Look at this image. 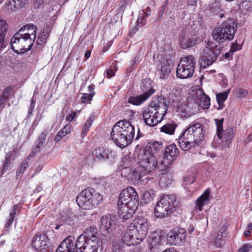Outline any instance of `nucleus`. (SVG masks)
Instances as JSON below:
<instances>
[{
  "mask_svg": "<svg viewBox=\"0 0 252 252\" xmlns=\"http://www.w3.org/2000/svg\"><path fill=\"white\" fill-rule=\"evenodd\" d=\"M80 236H84L85 240H95L96 242H99L97 229L96 226L94 225L87 227L84 231V234Z\"/></svg>",
  "mask_w": 252,
  "mask_h": 252,
  "instance_id": "28",
  "label": "nucleus"
},
{
  "mask_svg": "<svg viewBox=\"0 0 252 252\" xmlns=\"http://www.w3.org/2000/svg\"><path fill=\"white\" fill-rule=\"evenodd\" d=\"M216 124L217 126V135L220 139H221V132L222 130V123L223 122V119L221 120L216 119Z\"/></svg>",
  "mask_w": 252,
  "mask_h": 252,
  "instance_id": "50",
  "label": "nucleus"
},
{
  "mask_svg": "<svg viewBox=\"0 0 252 252\" xmlns=\"http://www.w3.org/2000/svg\"><path fill=\"white\" fill-rule=\"evenodd\" d=\"M242 48L241 45L238 44L236 42L232 43L230 48V52H235L237 51L240 50Z\"/></svg>",
  "mask_w": 252,
  "mask_h": 252,
  "instance_id": "61",
  "label": "nucleus"
},
{
  "mask_svg": "<svg viewBox=\"0 0 252 252\" xmlns=\"http://www.w3.org/2000/svg\"><path fill=\"white\" fill-rule=\"evenodd\" d=\"M52 30V27L50 25H47L46 27L43 29L42 33L41 34L43 35H45V36L48 38L49 34Z\"/></svg>",
  "mask_w": 252,
  "mask_h": 252,
  "instance_id": "56",
  "label": "nucleus"
},
{
  "mask_svg": "<svg viewBox=\"0 0 252 252\" xmlns=\"http://www.w3.org/2000/svg\"><path fill=\"white\" fill-rule=\"evenodd\" d=\"M91 196H89V188H87L80 192L76 199L78 206L82 209L90 210V200Z\"/></svg>",
  "mask_w": 252,
  "mask_h": 252,
  "instance_id": "22",
  "label": "nucleus"
},
{
  "mask_svg": "<svg viewBox=\"0 0 252 252\" xmlns=\"http://www.w3.org/2000/svg\"><path fill=\"white\" fill-rule=\"evenodd\" d=\"M94 116L93 115L90 116L88 120L86 121V122L83 125L82 127V131L81 132V137L83 138L85 137L87 133V132L89 131L90 128L93 122L94 121Z\"/></svg>",
  "mask_w": 252,
  "mask_h": 252,
  "instance_id": "38",
  "label": "nucleus"
},
{
  "mask_svg": "<svg viewBox=\"0 0 252 252\" xmlns=\"http://www.w3.org/2000/svg\"><path fill=\"white\" fill-rule=\"evenodd\" d=\"M222 236L219 234H217V237L215 239V244L216 247L220 248L222 247Z\"/></svg>",
  "mask_w": 252,
  "mask_h": 252,
  "instance_id": "59",
  "label": "nucleus"
},
{
  "mask_svg": "<svg viewBox=\"0 0 252 252\" xmlns=\"http://www.w3.org/2000/svg\"><path fill=\"white\" fill-rule=\"evenodd\" d=\"M195 61L191 55L182 58L176 70V76L181 79H187L192 76L194 73Z\"/></svg>",
  "mask_w": 252,
  "mask_h": 252,
  "instance_id": "6",
  "label": "nucleus"
},
{
  "mask_svg": "<svg viewBox=\"0 0 252 252\" xmlns=\"http://www.w3.org/2000/svg\"><path fill=\"white\" fill-rule=\"evenodd\" d=\"M9 95V90L7 88H5V89H4L3 90L2 94L0 97L2 98H5V100H7L8 99Z\"/></svg>",
  "mask_w": 252,
  "mask_h": 252,
  "instance_id": "63",
  "label": "nucleus"
},
{
  "mask_svg": "<svg viewBox=\"0 0 252 252\" xmlns=\"http://www.w3.org/2000/svg\"><path fill=\"white\" fill-rule=\"evenodd\" d=\"M197 40L196 37H191L185 35H181L179 39L181 47L184 49L193 46L196 44Z\"/></svg>",
  "mask_w": 252,
  "mask_h": 252,
  "instance_id": "30",
  "label": "nucleus"
},
{
  "mask_svg": "<svg viewBox=\"0 0 252 252\" xmlns=\"http://www.w3.org/2000/svg\"><path fill=\"white\" fill-rule=\"evenodd\" d=\"M116 224L115 221L111 216H104L100 220L99 229L104 236L110 237Z\"/></svg>",
  "mask_w": 252,
  "mask_h": 252,
  "instance_id": "17",
  "label": "nucleus"
},
{
  "mask_svg": "<svg viewBox=\"0 0 252 252\" xmlns=\"http://www.w3.org/2000/svg\"><path fill=\"white\" fill-rule=\"evenodd\" d=\"M204 139V131L198 123H191L178 139L179 147L184 151H188Z\"/></svg>",
  "mask_w": 252,
  "mask_h": 252,
  "instance_id": "2",
  "label": "nucleus"
},
{
  "mask_svg": "<svg viewBox=\"0 0 252 252\" xmlns=\"http://www.w3.org/2000/svg\"><path fill=\"white\" fill-rule=\"evenodd\" d=\"M251 249L252 245L250 244L247 243L240 248L238 250V252H248Z\"/></svg>",
  "mask_w": 252,
  "mask_h": 252,
  "instance_id": "54",
  "label": "nucleus"
},
{
  "mask_svg": "<svg viewBox=\"0 0 252 252\" xmlns=\"http://www.w3.org/2000/svg\"><path fill=\"white\" fill-rule=\"evenodd\" d=\"M162 148V144L160 141H155L152 143H149V145L146 146L144 149L139 151V156H141L144 153L145 154L146 152H149L150 157L147 158L146 161L151 162L152 159L153 162H154L155 166L156 167L158 162L156 160V157L154 155L152 150L156 152L158 151Z\"/></svg>",
  "mask_w": 252,
  "mask_h": 252,
  "instance_id": "18",
  "label": "nucleus"
},
{
  "mask_svg": "<svg viewBox=\"0 0 252 252\" xmlns=\"http://www.w3.org/2000/svg\"><path fill=\"white\" fill-rule=\"evenodd\" d=\"M154 193L151 194L150 192L145 191L141 197V202L144 204H148L154 199Z\"/></svg>",
  "mask_w": 252,
  "mask_h": 252,
  "instance_id": "48",
  "label": "nucleus"
},
{
  "mask_svg": "<svg viewBox=\"0 0 252 252\" xmlns=\"http://www.w3.org/2000/svg\"><path fill=\"white\" fill-rule=\"evenodd\" d=\"M186 230L182 228L175 227L167 234V240L171 245L181 246L185 242Z\"/></svg>",
  "mask_w": 252,
  "mask_h": 252,
  "instance_id": "9",
  "label": "nucleus"
},
{
  "mask_svg": "<svg viewBox=\"0 0 252 252\" xmlns=\"http://www.w3.org/2000/svg\"><path fill=\"white\" fill-rule=\"evenodd\" d=\"M239 8L243 14L252 11V2L250 0H244L240 4Z\"/></svg>",
  "mask_w": 252,
  "mask_h": 252,
  "instance_id": "35",
  "label": "nucleus"
},
{
  "mask_svg": "<svg viewBox=\"0 0 252 252\" xmlns=\"http://www.w3.org/2000/svg\"><path fill=\"white\" fill-rule=\"evenodd\" d=\"M130 226L133 230L136 231L139 239L142 241L148 234L149 225L147 220L145 218L136 219Z\"/></svg>",
  "mask_w": 252,
  "mask_h": 252,
  "instance_id": "10",
  "label": "nucleus"
},
{
  "mask_svg": "<svg viewBox=\"0 0 252 252\" xmlns=\"http://www.w3.org/2000/svg\"><path fill=\"white\" fill-rule=\"evenodd\" d=\"M75 222L76 218L74 215L69 214L68 215L63 216L60 218L55 228L56 230H58L62 226H73L75 224Z\"/></svg>",
  "mask_w": 252,
  "mask_h": 252,
  "instance_id": "25",
  "label": "nucleus"
},
{
  "mask_svg": "<svg viewBox=\"0 0 252 252\" xmlns=\"http://www.w3.org/2000/svg\"><path fill=\"white\" fill-rule=\"evenodd\" d=\"M181 206L180 198L174 194H164L157 203L155 207V216L163 218L173 213Z\"/></svg>",
  "mask_w": 252,
  "mask_h": 252,
  "instance_id": "3",
  "label": "nucleus"
},
{
  "mask_svg": "<svg viewBox=\"0 0 252 252\" xmlns=\"http://www.w3.org/2000/svg\"><path fill=\"white\" fill-rule=\"evenodd\" d=\"M12 156L11 152H8L6 154L5 159L3 162L2 168L0 171V178L3 175V174L7 170L8 167L11 163V158Z\"/></svg>",
  "mask_w": 252,
  "mask_h": 252,
  "instance_id": "41",
  "label": "nucleus"
},
{
  "mask_svg": "<svg viewBox=\"0 0 252 252\" xmlns=\"http://www.w3.org/2000/svg\"><path fill=\"white\" fill-rule=\"evenodd\" d=\"M47 135V132L46 131L42 132L38 136L37 139L38 144H39L40 145L43 146L46 142Z\"/></svg>",
  "mask_w": 252,
  "mask_h": 252,
  "instance_id": "51",
  "label": "nucleus"
},
{
  "mask_svg": "<svg viewBox=\"0 0 252 252\" xmlns=\"http://www.w3.org/2000/svg\"><path fill=\"white\" fill-rule=\"evenodd\" d=\"M174 160V159L171 158V157L165 155V154H163V157L162 159H160L159 163L163 165L164 167H168L172 164Z\"/></svg>",
  "mask_w": 252,
  "mask_h": 252,
  "instance_id": "47",
  "label": "nucleus"
},
{
  "mask_svg": "<svg viewBox=\"0 0 252 252\" xmlns=\"http://www.w3.org/2000/svg\"><path fill=\"white\" fill-rule=\"evenodd\" d=\"M149 157H150V155L147 152L145 154L144 153L141 156L138 155L139 161L138 162L139 165L132 171L128 180L134 182L143 180L142 178L144 176L150 174L155 170L156 167L155 166L154 162H153V160H152L151 162L146 161Z\"/></svg>",
  "mask_w": 252,
  "mask_h": 252,
  "instance_id": "5",
  "label": "nucleus"
},
{
  "mask_svg": "<svg viewBox=\"0 0 252 252\" xmlns=\"http://www.w3.org/2000/svg\"><path fill=\"white\" fill-rule=\"evenodd\" d=\"M48 244L49 240L45 234H36L32 240V247L39 252H45Z\"/></svg>",
  "mask_w": 252,
  "mask_h": 252,
  "instance_id": "19",
  "label": "nucleus"
},
{
  "mask_svg": "<svg viewBox=\"0 0 252 252\" xmlns=\"http://www.w3.org/2000/svg\"><path fill=\"white\" fill-rule=\"evenodd\" d=\"M141 17H142V16H141ZM144 19H142V18H138V19L136 21V25L134 27L132 28L131 29V30L130 32V34L132 33H135L138 30L139 27H141L142 26V21Z\"/></svg>",
  "mask_w": 252,
  "mask_h": 252,
  "instance_id": "53",
  "label": "nucleus"
},
{
  "mask_svg": "<svg viewBox=\"0 0 252 252\" xmlns=\"http://www.w3.org/2000/svg\"><path fill=\"white\" fill-rule=\"evenodd\" d=\"M34 41L32 38L20 36L15 33L11 39V48L16 53L23 54L31 49Z\"/></svg>",
  "mask_w": 252,
  "mask_h": 252,
  "instance_id": "7",
  "label": "nucleus"
},
{
  "mask_svg": "<svg viewBox=\"0 0 252 252\" xmlns=\"http://www.w3.org/2000/svg\"><path fill=\"white\" fill-rule=\"evenodd\" d=\"M148 98V95H145L144 94L137 96H130L128 99V102L135 105H140Z\"/></svg>",
  "mask_w": 252,
  "mask_h": 252,
  "instance_id": "34",
  "label": "nucleus"
},
{
  "mask_svg": "<svg viewBox=\"0 0 252 252\" xmlns=\"http://www.w3.org/2000/svg\"><path fill=\"white\" fill-rule=\"evenodd\" d=\"M236 92L238 96L240 97H244L246 96L248 94L247 91L242 88L237 89Z\"/></svg>",
  "mask_w": 252,
  "mask_h": 252,
  "instance_id": "58",
  "label": "nucleus"
},
{
  "mask_svg": "<svg viewBox=\"0 0 252 252\" xmlns=\"http://www.w3.org/2000/svg\"><path fill=\"white\" fill-rule=\"evenodd\" d=\"M208 10L210 13L217 14L221 12L220 3L219 0H215L214 2L209 4Z\"/></svg>",
  "mask_w": 252,
  "mask_h": 252,
  "instance_id": "39",
  "label": "nucleus"
},
{
  "mask_svg": "<svg viewBox=\"0 0 252 252\" xmlns=\"http://www.w3.org/2000/svg\"><path fill=\"white\" fill-rule=\"evenodd\" d=\"M47 39L48 38L45 37V35H43L42 34H40L38 37L37 43L38 45H42L46 42Z\"/></svg>",
  "mask_w": 252,
  "mask_h": 252,
  "instance_id": "60",
  "label": "nucleus"
},
{
  "mask_svg": "<svg viewBox=\"0 0 252 252\" xmlns=\"http://www.w3.org/2000/svg\"><path fill=\"white\" fill-rule=\"evenodd\" d=\"M168 106L161 97L154 98L148 107L142 112L146 124L154 126L161 122L167 112Z\"/></svg>",
  "mask_w": 252,
  "mask_h": 252,
  "instance_id": "1",
  "label": "nucleus"
},
{
  "mask_svg": "<svg viewBox=\"0 0 252 252\" xmlns=\"http://www.w3.org/2000/svg\"><path fill=\"white\" fill-rule=\"evenodd\" d=\"M56 252H78V238L70 235L64 240L58 247Z\"/></svg>",
  "mask_w": 252,
  "mask_h": 252,
  "instance_id": "11",
  "label": "nucleus"
},
{
  "mask_svg": "<svg viewBox=\"0 0 252 252\" xmlns=\"http://www.w3.org/2000/svg\"><path fill=\"white\" fill-rule=\"evenodd\" d=\"M177 125L174 121H169L163 125L160 128V132L169 135L174 133Z\"/></svg>",
  "mask_w": 252,
  "mask_h": 252,
  "instance_id": "32",
  "label": "nucleus"
},
{
  "mask_svg": "<svg viewBox=\"0 0 252 252\" xmlns=\"http://www.w3.org/2000/svg\"><path fill=\"white\" fill-rule=\"evenodd\" d=\"M85 240L84 236L78 237V252H97V247L100 242Z\"/></svg>",
  "mask_w": 252,
  "mask_h": 252,
  "instance_id": "13",
  "label": "nucleus"
},
{
  "mask_svg": "<svg viewBox=\"0 0 252 252\" xmlns=\"http://www.w3.org/2000/svg\"><path fill=\"white\" fill-rule=\"evenodd\" d=\"M94 93H92L91 94H84L81 98V102L85 103L89 101H91L93 97L94 94Z\"/></svg>",
  "mask_w": 252,
  "mask_h": 252,
  "instance_id": "52",
  "label": "nucleus"
},
{
  "mask_svg": "<svg viewBox=\"0 0 252 252\" xmlns=\"http://www.w3.org/2000/svg\"><path fill=\"white\" fill-rule=\"evenodd\" d=\"M136 195H137V193L133 188L129 187L124 189L120 194L118 206L120 205V204H124L128 202L130 199L134 198Z\"/></svg>",
  "mask_w": 252,
  "mask_h": 252,
  "instance_id": "23",
  "label": "nucleus"
},
{
  "mask_svg": "<svg viewBox=\"0 0 252 252\" xmlns=\"http://www.w3.org/2000/svg\"><path fill=\"white\" fill-rule=\"evenodd\" d=\"M125 165H126V166L122 169L121 175L128 180L130 174L132 172L131 168L129 167V166H131V163L128 162L126 164H124L123 165V166Z\"/></svg>",
  "mask_w": 252,
  "mask_h": 252,
  "instance_id": "49",
  "label": "nucleus"
},
{
  "mask_svg": "<svg viewBox=\"0 0 252 252\" xmlns=\"http://www.w3.org/2000/svg\"><path fill=\"white\" fill-rule=\"evenodd\" d=\"M237 30L233 19H228L217 26L213 30L212 37L217 42L223 43L232 40Z\"/></svg>",
  "mask_w": 252,
  "mask_h": 252,
  "instance_id": "4",
  "label": "nucleus"
},
{
  "mask_svg": "<svg viewBox=\"0 0 252 252\" xmlns=\"http://www.w3.org/2000/svg\"><path fill=\"white\" fill-rule=\"evenodd\" d=\"M90 200V209L97 207L103 200V196L93 189L89 188Z\"/></svg>",
  "mask_w": 252,
  "mask_h": 252,
  "instance_id": "27",
  "label": "nucleus"
},
{
  "mask_svg": "<svg viewBox=\"0 0 252 252\" xmlns=\"http://www.w3.org/2000/svg\"><path fill=\"white\" fill-rule=\"evenodd\" d=\"M118 215L120 219L124 220H127L130 219L134 214L131 212L129 208H127L126 205L120 204V205L118 206Z\"/></svg>",
  "mask_w": 252,
  "mask_h": 252,
  "instance_id": "31",
  "label": "nucleus"
},
{
  "mask_svg": "<svg viewBox=\"0 0 252 252\" xmlns=\"http://www.w3.org/2000/svg\"><path fill=\"white\" fill-rule=\"evenodd\" d=\"M228 92H224L216 95L217 100L219 105V109H222L223 102L227 99Z\"/></svg>",
  "mask_w": 252,
  "mask_h": 252,
  "instance_id": "46",
  "label": "nucleus"
},
{
  "mask_svg": "<svg viewBox=\"0 0 252 252\" xmlns=\"http://www.w3.org/2000/svg\"><path fill=\"white\" fill-rule=\"evenodd\" d=\"M28 1L29 0H10L9 4L11 6V9L12 8V7H13L14 8H19L24 7Z\"/></svg>",
  "mask_w": 252,
  "mask_h": 252,
  "instance_id": "44",
  "label": "nucleus"
},
{
  "mask_svg": "<svg viewBox=\"0 0 252 252\" xmlns=\"http://www.w3.org/2000/svg\"><path fill=\"white\" fill-rule=\"evenodd\" d=\"M210 189H206L196 200L195 208L198 209L199 211H201L203 206L210 201Z\"/></svg>",
  "mask_w": 252,
  "mask_h": 252,
  "instance_id": "29",
  "label": "nucleus"
},
{
  "mask_svg": "<svg viewBox=\"0 0 252 252\" xmlns=\"http://www.w3.org/2000/svg\"><path fill=\"white\" fill-rule=\"evenodd\" d=\"M234 128L233 127H229L225 131L221 132V139L225 141L227 144H228L234 137Z\"/></svg>",
  "mask_w": 252,
  "mask_h": 252,
  "instance_id": "33",
  "label": "nucleus"
},
{
  "mask_svg": "<svg viewBox=\"0 0 252 252\" xmlns=\"http://www.w3.org/2000/svg\"><path fill=\"white\" fill-rule=\"evenodd\" d=\"M8 28L7 22L3 19H0V38L4 39Z\"/></svg>",
  "mask_w": 252,
  "mask_h": 252,
  "instance_id": "45",
  "label": "nucleus"
},
{
  "mask_svg": "<svg viewBox=\"0 0 252 252\" xmlns=\"http://www.w3.org/2000/svg\"><path fill=\"white\" fill-rule=\"evenodd\" d=\"M177 107L178 109V111H180L182 113L185 114V116H186V115H189L190 111L189 105L187 103L179 101L177 104Z\"/></svg>",
  "mask_w": 252,
  "mask_h": 252,
  "instance_id": "43",
  "label": "nucleus"
},
{
  "mask_svg": "<svg viewBox=\"0 0 252 252\" xmlns=\"http://www.w3.org/2000/svg\"><path fill=\"white\" fill-rule=\"evenodd\" d=\"M111 151L104 148H97L93 151V156L87 158V162L89 164H93L96 160L99 161H104L110 158Z\"/></svg>",
  "mask_w": 252,
  "mask_h": 252,
  "instance_id": "14",
  "label": "nucleus"
},
{
  "mask_svg": "<svg viewBox=\"0 0 252 252\" xmlns=\"http://www.w3.org/2000/svg\"><path fill=\"white\" fill-rule=\"evenodd\" d=\"M111 138L116 145L121 149L125 148L132 141L114 126L111 132Z\"/></svg>",
  "mask_w": 252,
  "mask_h": 252,
  "instance_id": "12",
  "label": "nucleus"
},
{
  "mask_svg": "<svg viewBox=\"0 0 252 252\" xmlns=\"http://www.w3.org/2000/svg\"><path fill=\"white\" fill-rule=\"evenodd\" d=\"M123 242L128 246L139 244L142 241L139 239L136 231L133 230L130 225L127 228L124 236L122 237Z\"/></svg>",
  "mask_w": 252,
  "mask_h": 252,
  "instance_id": "20",
  "label": "nucleus"
},
{
  "mask_svg": "<svg viewBox=\"0 0 252 252\" xmlns=\"http://www.w3.org/2000/svg\"><path fill=\"white\" fill-rule=\"evenodd\" d=\"M35 103L36 100L32 97L31 99V104L28 112V116L32 114V111L35 107Z\"/></svg>",
  "mask_w": 252,
  "mask_h": 252,
  "instance_id": "62",
  "label": "nucleus"
},
{
  "mask_svg": "<svg viewBox=\"0 0 252 252\" xmlns=\"http://www.w3.org/2000/svg\"><path fill=\"white\" fill-rule=\"evenodd\" d=\"M153 81L150 78L143 79L140 85V89L143 94L146 96L148 95L149 98L155 93V90L153 89Z\"/></svg>",
  "mask_w": 252,
  "mask_h": 252,
  "instance_id": "26",
  "label": "nucleus"
},
{
  "mask_svg": "<svg viewBox=\"0 0 252 252\" xmlns=\"http://www.w3.org/2000/svg\"><path fill=\"white\" fill-rule=\"evenodd\" d=\"M194 182V177L192 175H189L184 178V182L186 185H190Z\"/></svg>",
  "mask_w": 252,
  "mask_h": 252,
  "instance_id": "55",
  "label": "nucleus"
},
{
  "mask_svg": "<svg viewBox=\"0 0 252 252\" xmlns=\"http://www.w3.org/2000/svg\"><path fill=\"white\" fill-rule=\"evenodd\" d=\"M31 156H29L27 158L23 160L20 166L17 169L16 171V178L18 179L24 174L27 168L29 165V161L30 160Z\"/></svg>",
  "mask_w": 252,
  "mask_h": 252,
  "instance_id": "36",
  "label": "nucleus"
},
{
  "mask_svg": "<svg viewBox=\"0 0 252 252\" xmlns=\"http://www.w3.org/2000/svg\"><path fill=\"white\" fill-rule=\"evenodd\" d=\"M179 151L175 144H170L165 149V155L171 157L173 159L179 155Z\"/></svg>",
  "mask_w": 252,
  "mask_h": 252,
  "instance_id": "37",
  "label": "nucleus"
},
{
  "mask_svg": "<svg viewBox=\"0 0 252 252\" xmlns=\"http://www.w3.org/2000/svg\"><path fill=\"white\" fill-rule=\"evenodd\" d=\"M213 44L212 42H209L208 44V46L206 47L203 50V53L202 56L201 64L204 66H209L215 62L220 53V48H217L216 45L211 46Z\"/></svg>",
  "mask_w": 252,
  "mask_h": 252,
  "instance_id": "8",
  "label": "nucleus"
},
{
  "mask_svg": "<svg viewBox=\"0 0 252 252\" xmlns=\"http://www.w3.org/2000/svg\"><path fill=\"white\" fill-rule=\"evenodd\" d=\"M18 208V205L17 204L14 205L13 206L12 209L9 213V218L7 219V221L5 223V226L6 227H9L13 223Z\"/></svg>",
  "mask_w": 252,
  "mask_h": 252,
  "instance_id": "42",
  "label": "nucleus"
},
{
  "mask_svg": "<svg viewBox=\"0 0 252 252\" xmlns=\"http://www.w3.org/2000/svg\"><path fill=\"white\" fill-rule=\"evenodd\" d=\"M172 66V62L171 60H168L162 57L157 63V71H159V78L163 79L167 78L171 72Z\"/></svg>",
  "mask_w": 252,
  "mask_h": 252,
  "instance_id": "16",
  "label": "nucleus"
},
{
  "mask_svg": "<svg viewBox=\"0 0 252 252\" xmlns=\"http://www.w3.org/2000/svg\"><path fill=\"white\" fill-rule=\"evenodd\" d=\"M71 130V126L70 125H66L60 131L63 134V136H65L69 133Z\"/></svg>",
  "mask_w": 252,
  "mask_h": 252,
  "instance_id": "57",
  "label": "nucleus"
},
{
  "mask_svg": "<svg viewBox=\"0 0 252 252\" xmlns=\"http://www.w3.org/2000/svg\"><path fill=\"white\" fill-rule=\"evenodd\" d=\"M160 241L159 236H155L152 237V240L151 242L152 246H156Z\"/></svg>",
  "mask_w": 252,
  "mask_h": 252,
  "instance_id": "64",
  "label": "nucleus"
},
{
  "mask_svg": "<svg viewBox=\"0 0 252 252\" xmlns=\"http://www.w3.org/2000/svg\"><path fill=\"white\" fill-rule=\"evenodd\" d=\"M37 27L32 24H26L21 27L15 34L35 40Z\"/></svg>",
  "mask_w": 252,
  "mask_h": 252,
  "instance_id": "21",
  "label": "nucleus"
},
{
  "mask_svg": "<svg viewBox=\"0 0 252 252\" xmlns=\"http://www.w3.org/2000/svg\"><path fill=\"white\" fill-rule=\"evenodd\" d=\"M139 204V198L138 195H136L133 198H131L128 201V202L125 203L123 205H126L127 206V208L129 209L131 212L134 213L135 211L137 210Z\"/></svg>",
  "mask_w": 252,
  "mask_h": 252,
  "instance_id": "40",
  "label": "nucleus"
},
{
  "mask_svg": "<svg viewBox=\"0 0 252 252\" xmlns=\"http://www.w3.org/2000/svg\"><path fill=\"white\" fill-rule=\"evenodd\" d=\"M114 126L125 134L131 141L133 140L135 136V127L131 122L126 120H123L118 121Z\"/></svg>",
  "mask_w": 252,
  "mask_h": 252,
  "instance_id": "15",
  "label": "nucleus"
},
{
  "mask_svg": "<svg viewBox=\"0 0 252 252\" xmlns=\"http://www.w3.org/2000/svg\"><path fill=\"white\" fill-rule=\"evenodd\" d=\"M195 101L198 105L204 109H208L210 106V98L204 92L198 89L196 92Z\"/></svg>",
  "mask_w": 252,
  "mask_h": 252,
  "instance_id": "24",
  "label": "nucleus"
}]
</instances>
